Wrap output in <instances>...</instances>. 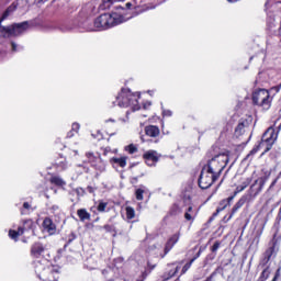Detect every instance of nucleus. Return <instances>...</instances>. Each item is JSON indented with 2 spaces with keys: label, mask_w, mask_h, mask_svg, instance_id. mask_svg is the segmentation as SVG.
I'll list each match as a JSON object with an SVG mask.
<instances>
[{
  "label": "nucleus",
  "mask_w": 281,
  "mask_h": 281,
  "mask_svg": "<svg viewBox=\"0 0 281 281\" xmlns=\"http://www.w3.org/2000/svg\"><path fill=\"white\" fill-rule=\"evenodd\" d=\"M227 166V156L224 154L216 155L211 160L207 161L203 168L210 172V175H217V178L221 177L223 170Z\"/></svg>",
  "instance_id": "nucleus-3"
},
{
  "label": "nucleus",
  "mask_w": 281,
  "mask_h": 281,
  "mask_svg": "<svg viewBox=\"0 0 281 281\" xmlns=\"http://www.w3.org/2000/svg\"><path fill=\"white\" fill-rule=\"evenodd\" d=\"M256 186H259L256 190V194L260 193L262 191V188H265V179L260 178L255 181V183L251 186V190L256 188Z\"/></svg>",
  "instance_id": "nucleus-22"
},
{
  "label": "nucleus",
  "mask_w": 281,
  "mask_h": 281,
  "mask_svg": "<svg viewBox=\"0 0 281 281\" xmlns=\"http://www.w3.org/2000/svg\"><path fill=\"white\" fill-rule=\"evenodd\" d=\"M249 183H251V179L247 178V179L241 183V186L244 187V189H246V188L249 186Z\"/></svg>",
  "instance_id": "nucleus-42"
},
{
  "label": "nucleus",
  "mask_w": 281,
  "mask_h": 281,
  "mask_svg": "<svg viewBox=\"0 0 281 281\" xmlns=\"http://www.w3.org/2000/svg\"><path fill=\"white\" fill-rule=\"evenodd\" d=\"M59 168H61V170H67V162H59Z\"/></svg>",
  "instance_id": "nucleus-45"
},
{
  "label": "nucleus",
  "mask_w": 281,
  "mask_h": 281,
  "mask_svg": "<svg viewBox=\"0 0 281 281\" xmlns=\"http://www.w3.org/2000/svg\"><path fill=\"white\" fill-rule=\"evenodd\" d=\"M78 131H80V124L74 123L72 124V132L78 133Z\"/></svg>",
  "instance_id": "nucleus-41"
},
{
  "label": "nucleus",
  "mask_w": 281,
  "mask_h": 281,
  "mask_svg": "<svg viewBox=\"0 0 281 281\" xmlns=\"http://www.w3.org/2000/svg\"><path fill=\"white\" fill-rule=\"evenodd\" d=\"M217 214H221V212H218V209H216V212L213 213V218H215V216H216Z\"/></svg>",
  "instance_id": "nucleus-51"
},
{
  "label": "nucleus",
  "mask_w": 281,
  "mask_h": 281,
  "mask_svg": "<svg viewBox=\"0 0 281 281\" xmlns=\"http://www.w3.org/2000/svg\"><path fill=\"white\" fill-rule=\"evenodd\" d=\"M232 201H234V196H228L227 199H224L220 202V205L217 207V212H223L228 205H232Z\"/></svg>",
  "instance_id": "nucleus-18"
},
{
  "label": "nucleus",
  "mask_w": 281,
  "mask_h": 281,
  "mask_svg": "<svg viewBox=\"0 0 281 281\" xmlns=\"http://www.w3.org/2000/svg\"><path fill=\"white\" fill-rule=\"evenodd\" d=\"M86 157H88V159H89L90 164H92V166H93V162L95 161V159H98V158H95V156H93V153H87Z\"/></svg>",
  "instance_id": "nucleus-38"
},
{
  "label": "nucleus",
  "mask_w": 281,
  "mask_h": 281,
  "mask_svg": "<svg viewBox=\"0 0 281 281\" xmlns=\"http://www.w3.org/2000/svg\"><path fill=\"white\" fill-rule=\"evenodd\" d=\"M20 229H22V234L30 232V229H34V222L32 220H25L23 226H20Z\"/></svg>",
  "instance_id": "nucleus-19"
},
{
  "label": "nucleus",
  "mask_w": 281,
  "mask_h": 281,
  "mask_svg": "<svg viewBox=\"0 0 281 281\" xmlns=\"http://www.w3.org/2000/svg\"><path fill=\"white\" fill-rule=\"evenodd\" d=\"M136 281H144V280L140 278V279H137Z\"/></svg>",
  "instance_id": "nucleus-61"
},
{
  "label": "nucleus",
  "mask_w": 281,
  "mask_h": 281,
  "mask_svg": "<svg viewBox=\"0 0 281 281\" xmlns=\"http://www.w3.org/2000/svg\"><path fill=\"white\" fill-rule=\"evenodd\" d=\"M186 221H194V209L189 206L184 213Z\"/></svg>",
  "instance_id": "nucleus-26"
},
{
  "label": "nucleus",
  "mask_w": 281,
  "mask_h": 281,
  "mask_svg": "<svg viewBox=\"0 0 281 281\" xmlns=\"http://www.w3.org/2000/svg\"><path fill=\"white\" fill-rule=\"evenodd\" d=\"M43 227L44 229H46V232H48V234H56V224H54V222L52 221V218L46 217L43 221Z\"/></svg>",
  "instance_id": "nucleus-13"
},
{
  "label": "nucleus",
  "mask_w": 281,
  "mask_h": 281,
  "mask_svg": "<svg viewBox=\"0 0 281 281\" xmlns=\"http://www.w3.org/2000/svg\"><path fill=\"white\" fill-rule=\"evenodd\" d=\"M53 210H58V206L54 205V206H53Z\"/></svg>",
  "instance_id": "nucleus-57"
},
{
  "label": "nucleus",
  "mask_w": 281,
  "mask_h": 281,
  "mask_svg": "<svg viewBox=\"0 0 281 281\" xmlns=\"http://www.w3.org/2000/svg\"><path fill=\"white\" fill-rule=\"evenodd\" d=\"M269 276H271V270H270V267L267 266V267L262 270V272H261V274H260V277H259V280H260V281H267V280H269Z\"/></svg>",
  "instance_id": "nucleus-23"
},
{
  "label": "nucleus",
  "mask_w": 281,
  "mask_h": 281,
  "mask_svg": "<svg viewBox=\"0 0 281 281\" xmlns=\"http://www.w3.org/2000/svg\"><path fill=\"white\" fill-rule=\"evenodd\" d=\"M45 251V247H43V244L36 243L31 248V254L35 258H38L40 256H43V252Z\"/></svg>",
  "instance_id": "nucleus-14"
},
{
  "label": "nucleus",
  "mask_w": 281,
  "mask_h": 281,
  "mask_svg": "<svg viewBox=\"0 0 281 281\" xmlns=\"http://www.w3.org/2000/svg\"><path fill=\"white\" fill-rule=\"evenodd\" d=\"M77 216H79L82 223H85V221H91V213L87 212V209H79Z\"/></svg>",
  "instance_id": "nucleus-17"
},
{
  "label": "nucleus",
  "mask_w": 281,
  "mask_h": 281,
  "mask_svg": "<svg viewBox=\"0 0 281 281\" xmlns=\"http://www.w3.org/2000/svg\"><path fill=\"white\" fill-rule=\"evenodd\" d=\"M11 47H12V52H16V43L12 42Z\"/></svg>",
  "instance_id": "nucleus-48"
},
{
  "label": "nucleus",
  "mask_w": 281,
  "mask_h": 281,
  "mask_svg": "<svg viewBox=\"0 0 281 281\" xmlns=\"http://www.w3.org/2000/svg\"><path fill=\"white\" fill-rule=\"evenodd\" d=\"M116 1H120V0H106V3H115Z\"/></svg>",
  "instance_id": "nucleus-52"
},
{
  "label": "nucleus",
  "mask_w": 281,
  "mask_h": 281,
  "mask_svg": "<svg viewBox=\"0 0 281 281\" xmlns=\"http://www.w3.org/2000/svg\"><path fill=\"white\" fill-rule=\"evenodd\" d=\"M35 273L40 280L43 281H56L58 277V272L54 270L52 267H46L42 262L35 263Z\"/></svg>",
  "instance_id": "nucleus-6"
},
{
  "label": "nucleus",
  "mask_w": 281,
  "mask_h": 281,
  "mask_svg": "<svg viewBox=\"0 0 281 281\" xmlns=\"http://www.w3.org/2000/svg\"><path fill=\"white\" fill-rule=\"evenodd\" d=\"M243 190H245V187L243 184L238 186L234 191V194L231 196H234V199H236V195L239 194V192H243Z\"/></svg>",
  "instance_id": "nucleus-35"
},
{
  "label": "nucleus",
  "mask_w": 281,
  "mask_h": 281,
  "mask_svg": "<svg viewBox=\"0 0 281 281\" xmlns=\"http://www.w3.org/2000/svg\"><path fill=\"white\" fill-rule=\"evenodd\" d=\"M105 122H113V123H115V120L114 119H110V120H106Z\"/></svg>",
  "instance_id": "nucleus-54"
},
{
  "label": "nucleus",
  "mask_w": 281,
  "mask_h": 281,
  "mask_svg": "<svg viewBox=\"0 0 281 281\" xmlns=\"http://www.w3.org/2000/svg\"><path fill=\"white\" fill-rule=\"evenodd\" d=\"M276 254V244L270 246L265 252L263 257L260 260V267H267L269 265V261L271 260V257Z\"/></svg>",
  "instance_id": "nucleus-11"
},
{
  "label": "nucleus",
  "mask_w": 281,
  "mask_h": 281,
  "mask_svg": "<svg viewBox=\"0 0 281 281\" xmlns=\"http://www.w3.org/2000/svg\"><path fill=\"white\" fill-rule=\"evenodd\" d=\"M67 137H74V131L68 132Z\"/></svg>",
  "instance_id": "nucleus-49"
},
{
  "label": "nucleus",
  "mask_w": 281,
  "mask_h": 281,
  "mask_svg": "<svg viewBox=\"0 0 281 281\" xmlns=\"http://www.w3.org/2000/svg\"><path fill=\"white\" fill-rule=\"evenodd\" d=\"M278 138V135H276V131L273 128H268L258 145H256L251 150L250 155H256L260 148H263V153H269V150L272 148L273 144L276 143V139Z\"/></svg>",
  "instance_id": "nucleus-2"
},
{
  "label": "nucleus",
  "mask_w": 281,
  "mask_h": 281,
  "mask_svg": "<svg viewBox=\"0 0 281 281\" xmlns=\"http://www.w3.org/2000/svg\"><path fill=\"white\" fill-rule=\"evenodd\" d=\"M202 251H203V250L200 248V250L198 251V254H196L193 258H195V260H196L198 258H200V257H201Z\"/></svg>",
  "instance_id": "nucleus-47"
},
{
  "label": "nucleus",
  "mask_w": 281,
  "mask_h": 281,
  "mask_svg": "<svg viewBox=\"0 0 281 281\" xmlns=\"http://www.w3.org/2000/svg\"><path fill=\"white\" fill-rule=\"evenodd\" d=\"M117 8H121L122 10H131V8H133V4L132 2H127L125 3V7H117Z\"/></svg>",
  "instance_id": "nucleus-40"
},
{
  "label": "nucleus",
  "mask_w": 281,
  "mask_h": 281,
  "mask_svg": "<svg viewBox=\"0 0 281 281\" xmlns=\"http://www.w3.org/2000/svg\"><path fill=\"white\" fill-rule=\"evenodd\" d=\"M37 1V3H42V1H45V0H36Z\"/></svg>",
  "instance_id": "nucleus-58"
},
{
  "label": "nucleus",
  "mask_w": 281,
  "mask_h": 281,
  "mask_svg": "<svg viewBox=\"0 0 281 281\" xmlns=\"http://www.w3.org/2000/svg\"><path fill=\"white\" fill-rule=\"evenodd\" d=\"M220 247H221V241H215L211 248L212 252L216 254V251H218Z\"/></svg>",
  "instance_id": "nucleus-37"
},
{
  "label": "nucleus",
  "mask_w": 281,
  "mask_h": 281,
  "mask_svg": "<svg viewBox=\"0 0 281 281\" xmlns=\"http://www.w3.org/2000/svg\"><path fill=\"white\" fill-rule=\"evenodd\" d=\"M218 180V175L210 173L207 169L202 168L198 183L199 188L201 190H207L209 188H212L214 184V181Z\"/></svg>",
  "instance_id": "nucleus-7"
},
{
  "label": "nucleus",
  "mask_w": 281,
  "mask_h": 281,
  "mask_svg": "<svg viewBox=\"0 0 281 281\" xmlns=\"http://www.w3.org/2000/svg\"><path fill=\"white\" fill-rule=\"evenodd\" d=\"M194 260H196V258H192L188 263H186L181 270V274L183 276V273H188V271L190 270V267H192Z\"/></svg>",
  "instance_id": "nucleus-28"
},
{
  "label": "nucleus",
  "mask_w": 281,
  "mask_h": 281,
  "mask_svg": "<svg viewBox=\"0 0 281 281\" xmlns=\"http://www.w3.org/2000/svg\"><path fill=\"white\" fill-rule=\"evenodd\" d=\"M248 200H249V195H243L236 202V204L233 206L229 215L228 216H224L223 223H229V221H232V218H234V214H236V212H238L240 210V207H243V205H245V203H247Z\"/></svg>",
  "instance_id": "nucleus-8"
},
{
  "label": "nucleus",
  "mask_w": 281,
  "mask_h": 281,
  "mask_svg": "<svg viewBox=\"0 0 281 281\" xmlns=\"http://www.w3.org/2000/svg\"><path fill=\"white\" fill-rule=\"evenodd\" d=\"M147 276H148V274H147L146 272H143L140 279L146 280Z\"/></svg>",
  "instance_id": "nucleus-50"
},
{
  "label": "nucleus",
  "mask_w": 281,
  "mask_h": 281,
  "mask_svg": "<svg viewBox=\"0 0 281 281\" xmlns=\"http://www.w3.org/2000/svg\"><path fill=\"white\" fill-rule=\"evenodd\" d=\"M150 269H155V266H151Z\"/></svg>",
  "instance_id": "nucleus-63"
},
{
  "label": "nucleus",
  "mask_w": 281,
  "mask_h": 281,
  "mask_svg": "<svg viewBox=\"0 0 281 281\" xmlns=\"http://www.w3.org/2000/svg\"><path fill=\"white\" fill-rule=\"evenodd\" d=\"M210 221H214V216L212 215V217L210 218Z\"/></svg>",
  "instance_id": "nucleus-60"
},
{
  "label": "nucleus",
  "mask_w": 281,
  "mask_h": 281,
  "mask_svg": "<svg viewBox=\"0 0 281 281\" xmlns=\"http://www.w3.org/2000/svg\"><path fill=\"white\" fill-rule=\"evenodd\" d=\"M145 133L148 137H159V127L156 125H148L145 127Z\"/></svg>",
  "instance_id": "nucleus-15"
},
{
  "label": "nucleus",
  "mask_w": 281,
  "mask_h": 281,
  "mask_svg": "<svg viewBox=\"0 0 281 281\" xmlns=\"http://www.w3.org/2000/svg\"><path fill=\"white\" fill-rule=\"evenodd\" d=\"M125 150H127L130 153V155H134V153H137V147L135 145L131 144L127 147H125Z\"/></svg>",
  "instance_id": "nucleus-31"
},
{
  "label": "nucleus",
  "mask_w": 281,
  "mask_h": 281,
  "mask_svg": "<svg viewBox=\"0 0 281 281\" xmlns=\"http://www.w3.org/2000/svg\"><path fill=\"white\" fill-rule=\"evenodd\" d=\"M74 240H76V234L71 233L68 236L67 244L65 245V247H67V245H71V243H74Z\"/></svg>",
  "instance_id": "nucleus-36"
},
{
  "label": "nucleus",
  "mask_w": 281,
  "mask_h": 281,
  "mask_svg": "<svg viewBox=\"0 0 281 281\" xmlns=\"http://www.w3.org/2000/svg\"><path fill=\"white\" fill-rule=\"evenodd\" d=\"M23 207H24V210H30L32 206L30 205L29 202H24Z\"/></svg>",
  "instance_id": "nucleus-46"
},
{
  "label": "nucleus",
  "mask_w": 281,
  "mask_h": 281,
  "mask_svg": "<svg viewBox=\"0 0 281 281\" xmlns=\"http://www.w3.org/2000/svg\"><path fill=\"white\" fill-rule=\"evenodd\" d=\"M176 243H179V234H175L168 239L165 246V255H162V258H165L167 254L172 249V247H175Z\"/></svg>",
  "instance_id": "nucleus-12"
},
{
  "label": "nucleus",
  "mask_w": 281,
  "mask_h": 281,
  "mask_svg": "<svg viewBox=\"0 0 281 281\" xmlns=\"http://www.w3.org/2000/svg\"><path fill=\"white\" fill-rule=\"evenodd\" d=\"M143 159H145L147 166H155L159 161V155L156 150H148L143 155Z\"/></svg>",
  "instance_id": "nucleus-10"
},
{
  "label": "nucleus",
  "mask_w": 281,
  "mask_h": 281,
  "mask_svg": "<svg viewBox=\"0 0 281 281\" xmlns=\"http://www.w3.org/2000/svg\"><path fill=\"white\" fill-rule=\"evenodd\" d=\"M267 3H269V0H267L266 5H267Z\"/></svg>",
  "instance_id": "nucleus-64"
},
{
  "label": "nucleus",
  "mask_w": 281,
  "mask_h": 281,
  "mask_svg": "<svg viewBox=\"0 0 281 281\" xmlns=\"http://www.w3.org/2000/svg\"><path fill=\"white\" fill-rule=\"evenodd\" d=\"M127 101H119V106L121 109H126L128 106H137L140 94H136L131 92V90H127Z\"/></svg>",
  "instance_id": "nucleus-9"
},
{
  "label": "nucleus",
  "mask_w": 281,
  "mask_h": 281,
  "mask_svg": "<svg viewBox=\"0 0 281 281\" xmlns=\"http://www.w3.org/2000/svg\"><path fill=\"white\" fill-rule=\"evenodd\" d=\"M126 156L120 158H112L111 162L116 164V166H120L121 168H126Z\"/></svg>",
  "instance_id": "nucleus-20"
},
{
  "label": "nucleus",
  "mask_w": 281,
  "mask_h": 281,
  "mask_svg": "<svg viewBox=\"0 0 281 281\" xmlns=\"http://www.w3.org/2000/svg\"><path fill=\"white\" fill-rule=\"evenodd\" d=\"M120 23H124V16L117 13H103L94 20V27L98 31L109 30V27H115Z\"/></svg>",
  "instance_id": "nucleus-1"
},
{
  "label": "nucleus",
  "mask_w": 281,
  "mask_h": 281,
  "mask_svg": "<svg viewBox=\"0 0 281 281\" xmlns=\"http://www.w3.org/2000/svg\"><path fill=\"white\" fill-rule=\"evenodd\" d=\"M272 186H276V180L272 182Z\"/></svg>",
  "instance_id": "nucleus-62"
},
{
  "label": "nucleus",
  "mask_w": 281,
  "mask_h": 281,
  "mask_svg": "<svg viewBox=\"0 0 281 281\" xmlns=\"http://www.w3.org/2000/svg\"><path fill=\"white\" fill-rule=\"evenodd\" d=\"M272 281H278V276H274V278L272 279Z\"/></svg>",
  "instance_id": "nucleus-55"
},
{
  "label": "nucleus",
  "mask_w": 281,
  "mask_h": 281,
  "mask_svg": "<svg viewBox=\"0 0 281 281\" xmlns=\"http://www.w3.org/2000/svg\"><path fill=\"white\" fill-rule=\"evenodd\" d=\"M136 199L137 201H144V190L142 189L136 190Z\"/></svg>",
  "instance_id": "nucleus-32"
},
{
  "label": "nucleus",
  "mask_w": 281,
  "mask_h": 281,
  "mask_svg": "<svg viewBox=\"0 0 281 281\" xmlns=\"http://www.w3.org/2000/svg\"><path fill=\"white\" fill-rule=\"evenodd\" d=\"M252 103L257 106H262L265 111H269L271 109V95L269 91L259 89L252 92Z\"/></svg>",
  "instance_id": "nucleus-5"
},
{
  "label": "nucleus",
  "mask_w": 281,
  "mask_h": 281,
  "mask_svg": "<svg viewBox=\"0 0 281 281\" xmlns=\"http://www.w3.org/2000/svg\"><path fill=\"white\" fill-rule=\"evenodd\" d=\"M99 232H102V229H105V232H113V226L106 224L104 226H97Z\"/></svg>",
  "instance_id": "nucleus-33"
},
{
  "label": "nucleus",
  "mask_w": 281,
  "mask_h": 281,
  "mask_svg": "<svg viewBox=\"0 0 281 281\" xmlns=\"http://www.w3.org/2000/svg\"><path fill=\"white\" fill-rule=\"evenodd\" d=\"M50 183H54V186H59V187L66 186L65 180H63V178L58 176H53L50 178Z\"/></svg>",
  "instance_id": "nucleus-25"
},
{
  "label": "nucleus",
  "mask_w": 281,
  "mask_h": 281,
  "mask_svg": "<svg viewBox=\"0 0 281 281\" xmlns=\"http://www.w3.org/2000/svg\"><path fill=\"white\" fill-rule=\"evenodd\" d=\"M9 236L12 238V240H16L19 236H23V228H18V231H9Z\"/></svg>",
  "instance_id": "nucleus-24"
},
{
  "label": "nucleus",
  "mask_w": 281,
  "mask_h": 281,
  "mask_svg": "<svg viewBox=\"0 0 281 281\" xmlns=\"http://www.w3.org/2000/svg\"><path fill=\"white\" fill-rule=\"evenodd\" d=\"M139 177H144V171H140V175L133 178V183H137Z\"/></svg>",
  "instance_id": "nucleus-43"
},
{
  "label": "nucleus",
  "mask_w": 281,
  "mask_h": 281,
  "mask_svg": "<svg viewBox=\"0 0 281 281\" xmlns=\"http://www.w3.org/2000/svg\"><path fill=\"white\" fill-rule=\"evenodd\" d=\"M164 117H172V111L162 109Z\"/></svg>",
  "instance_id": "nucleus-39"
},
{
  "label": "nucleus",
  "mask_w": 281,
  "mask_h": 281,
  "mask_svg": "<svg viewBox=\"0 0 281 281\" xmlns=\"http://www.w3.org/2000/svg\"><path fill=\"white\" fill-rule=\"evenodd\" d=\"M74 154H75V155H78V150H74Z\"/></svg>",
  "instance_id": "nucleus-59"
},
{
  "label": "nucleus",
  "mask_w": 281,
  "mask_h": 281,
  "mask_svg": "<svg viewBox=\"0 0 281 281\" xmlns=\"http://www.w3.org/2000/svg\"><path fill=\"white\" fill-rule=\"evenodd\" d=\"M126 217L128 221H132V218H135V209L127 206L126 207Z\"/></svg>",
  "instance_id": "nucleus-29"
},
{
  "label": "nucleus",
  "mask_w": 281,
  "mask_h": 281,
  "mask_svg": "<svg viewBox=\"0 0 281 281\" xmlns=\"http://www.w3.org/2000/svg\"><path fill=\"white\" fill-rule=\"evenodd\" d=\"M27 30H30V22L27 21L14 23L11 26L0 25V36H3V38L10 36H21V34H25Z\"/></svg>",
  "instance_id": "nucleus-4"
},
{
  "label": "nucleus",
  "mask_w": 281,
  "mask_h": 281,
  "mask_svg": "<svg viewBox=\"0 0 281 281\" xmlns=\"http://www.w3.org/2000/svg\"><path fill=\"white\" fill-rule=\"evenodd\" d=\"M215 276H216V271L212 272L211 276H209L205 281H212V280H214V277H215Z\"/></svg>",
  "instance_id": "nucleus-44"
},
{
  "label": "nucleus",
  "mask_w": 281,
  "mask_h": 281,
  "mask_svg": "<svg viewBox=\"0 0 281 281\" xmlns=\"http://www.w3.org/2000/svg\"><path fill=\"white\" fill-rule=\"evenodd\" d=\"M245 133V122H239L235 128V135L240 136Z\"/></svg>",
  "instance_id": "nucleus-27"
},
{
  "label": "nucleus",
  "mask_w": 281,
  "mask_h": 281,
  "mask_svg": "<svg viewBox=\"0 0 281 281\" xmlns=\"http://www.w3.org/2000/svg\"><path fill=\"white\" fill-rule=\"evenodd\" d=\"M228 3H235V0H227Z\"/></svg>",
  "instance_id": "nucleus-56"
},
{
  "label": "nucleus",
  "mask_w": 281,
  "mask_h": 281,
  "mask_svg": "<svg viewBox=\"0 0 281 281\" xmlns=\"http://www.w3.org/2000/svg\"><path fill=\"white\" fill-rule=\"evenodd\" d=\"M106 205H108L106 202H100L97 207L98 212H104V210H106Z\"/></svg>",
  "instance_id": "nucleus-34"
},
{
  "label": "nucleus",
  "mask_w": 281,
  "mask_h": 281,
  "mask_svg": "<svg viewBox=\"0 0 281 281\" xmlns=\"http://www.w3.org/2000/svg\"><path fill=\"white\" fill-rule=\"evenodd\" d=\"M16 8H19V3L16 2H13L10 7H8L0 19V23L1 21H5V19H8V16H10V14L16 10Z\"/></svg>",
  "instance_id": "nucleus-16"
},
{
  "label": "nucleus",
  "mask_w": 281,
  "mask_h": 281,
  "mask_svg": "<svg viewBox=\"0 0 281 281\" xmlns=\"http://www.w3.org/2000/svg\"><path fill=\"white\" fill-rule=\"evenodd\" d=\"M177 273H179V267L176 268V270L169 271L168 276H164V280H170V278H175V276H177Z\"/></svg>",
  "instance_id": "nucleus-30"
},
{
  "label": "nucleus",
  "mask_w": 281,
  "mask_h": 281,
  "mask_svg": "<svg viewBox=\"0 0 281 281\" xmlns=\"http://www.w3.org/2000/svg\"><path fill=\"white\" fill-rule=\"evenodd\" d=\"M88 192H90V193H92V192H93L92 187H88Z\"/></svg>",
  "instance_id": "nucleus-53"
},
{
  "label": "nucleus",
  "mask_w": 281,
  "mask_h": 281,
  "mask_svg": "<svg viewBox=\"0 0 281 281\" xmlns=\"http://www.w3.org/2000/svg\"><path fill=\"white\" fill-rule=\"evenodd\" d=\"M128 100V90L122 89L121 93L116 97V102H126Z\"/></svg>",
  "instance_id": "nucleus-21"
}]
</instances>
